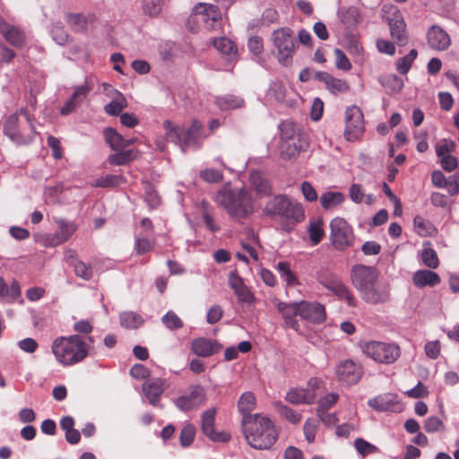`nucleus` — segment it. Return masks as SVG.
<instances>
[{
  "label": "nucleus",
  "mask_w": 459,
  "mask_h": 459,
  "mask_svg": "<svg viewBox=\"0 0 459 459\" xmlns=\"http://www.w3.org/2000/svg\"><path fill=\"white\" fill-rule=\"evenodd\" d=\"M21 294L20 284L13 281L10 286L7 285L3 278H0V297L11 298L16 299Z\"/></svg>",
  "instance_id": "79ce46f5"
},
{
  "label": "nucleus",
  "mask_w": 459,
  "mask_h": 459,
  "mask_svg": "<svg viewBox=\"0 0 459 459\" xmlns=\"http://www.w3.org/2000/svg\"><path fill=\"white\" fill-rule=\"evenodd\" d=\"M213 201L238 221L247 219L255 212L254 198L245 187L224 186L214 194Z\"/></svg>",
  "instance_id": "f257e3e1"
},
{
  "label": "nucleus",
  "mask_w": 459,
  "mask_h": 459,
  "mask_svg": "<svg viewBox=\"0 0 459 459\" xmlns=\"http://www.w3.org/2000/svg\"><path fill=\"white\" fill-rule=\"evenodd\" d=\"M359 294L365 302L373 305L385 303L390 298L387 287L380 285L378 281L364 289Z\"/></svg>",
  "instance_id": "a211bd4d"
},
{
  "label": "nucleus",
  "mask_w": 459,
  "mask_h": 459,
  "mask_svg": "<svg viewBox=\"0 0 459 459\" xmlns=\"http://www.w3.org/2000/svg\"><path fill=\"white\" fill-rule=\"evenodd\" d=\"M320 283L328 290L332 291L340 300L346 301L349 307L357 306V300L351 290L342 281L336 277H327L320 280Z\"/></svg>",
  "instance_id": "dca6fc26"
},
{
  "label": "nucleus",
  "mask_w": 459,
  "mask_h": 459,
  "mask_svg": "<svg viewBox=\"0 0 459 459\" xmlns=\"http://www.w3.org/2000/svg\"><path fill=\"white\" fill-rule=\"evenodd\" d=\"M117 98L104 106L105 112L109 116H118L127 107V100L122 93L116 91Z\"/></svg>",
  "instance_id": "a19ab883"
},
{
  "label": "nucleus",
  "mask_w": 459,
  "mask_h": 459,
  "mask_svg": "<svg viewBox=\"0 0 459 459\" xmlns=\"http://www.w3.org/2000/svg\"><path fill=\"white\" fill-rule=\"evenodd\" d=\"M222 345L216 340H211L204 337L195 338L191 342V351L198 357H211L218 353Z\"/></svg>",
  "instance_id": "412c9836"
},
{
  "label": "nucleus",
  "mask_w": 459,
  "mask_h": 459,
  "mask_svg": "<svg viewBox=\"0 0 459 459\" xmlns=\"http://www.w3.org/2000/svg\"><path fill=\"white\" fill-rule=\"evenodd\" d=\"M163 128L166 139L179 146L183 152L186 148L199 149L202 145L203 125L199 120H193L187 128L176 125L170 120H165Z\"/></svg>",
  "instance_id": "20e7f679"
},
{
  "label": "nucleus",
  "mask_w": 459,
  "mask_h": 459,
  "mask_svg": "<svg viewBox=\"0 0 459 459\" xmlns=\"http://www.w3.org/2000/svg\"><path fill=\"white\" fill-rule=\"evenodd\" d=\"M195 427L191 423L183 427L179 435V442L183 447H187L193 443L195 437Z\"/></svg>",
  "instance_id": "09e8293b"
},
{
  "label": "nucleus",
  "mask_w": 459,
  "mask_h": 459,
  "mask_svg": "<svg viewBox=\"0 0 459 459\" xmlns=\"http://www.w3.org/2000/svg\"><path fill=\"white\" fill-rule=\"evenodd\" d=\"M136 156V152L134 149H122L109 154L108 157V161L112 166H123L135 160Z\"/></svg>",
  "instance_id": "473e14b6"
},
{
  "label": "nucleus",
  "mask_w": 459,
  "mask_h": 459,
  "mask_svg": "<svg viewBox=\"0 0 459 459\" xmlns=\"http://www.w3.org/2000/svg\"><path fill=\"white\" fill-rule=\"evenodd\" d=\"M200 177L203 180L209 183L220 182L223 175L221 171L214 169H206L200 172Z\"/></svg>",
  "instance_id": "e2e57ef3"
},
{
  "label": "nucleus",
  "mask_w": 459,
  "mask_h": 459,
  "mask_svg": "<svg viewBox=\"0 0 459 459\" xmlns=\"http://www.w3.org/2000/svg\"><path fill=\"white\" fill-rule=\"evenodd\" d=\"M263 212L272 218H280L289 223L297 224L305 219L302 205L287 195H277L264 204Z\"/></svg>",
  "instance_id": "39448f33"
},
{
  "label": "nucleus",
  "mask_w": 459,
  "mask_h": 459,
  "mask_svg": "<svg viewBox=\"0 0 459 459\" xmlns=\"http://www.w3.org/2000/svg\"><path fill=\"white\" fill-rule=\"evenodd\" d=\"M418 52L411 49L408 55L399 58L396 62V69L401 74H406L411 69L413 61L417 58Z\"/></svg>",
  "instance_id": "a18cd8bd"
},
{
  "label": "nucleus",
  "mask_w": 459,
  "mask_h": 459,
  "mask_svg": "<svg viewBox=\"0 0 459 459\" xmlns=\"http://www.w3.org/2000/svg\"><path fill=\"white\" fill-rule=\"evenodd\" d=\"M249 182L257 196H269L273 193V187L264 175L258 170H252L249 175Z\"/></svg>",
  "instance_id": "cd10ccee"
},
{
  "label": "nucleus",
  "mask_w": 459,
  "mask_h": 459,
  "mask_svg": "<svg viewBox=\"0 0 459 459\" xmlns=\"http://www.w3.org/2000/svg\"><path fill=\"white\" fill-rule=\"evenodd\" d=\"M381 83L383 86H389L392 90L397 91H401L403 86V81L395 74L384 77Z\"/></svg>",
  "instance_id": "774afa93"
},
{
  "label": "nucleus",
  "mask_w": 459,
  "mask_h": 459,
  "mask_svg": "<svg viewBox=\"0 0 459 459\" xmlns=\"http://www.w3.org/2000/svg\"><path fill=\"white\" fill-rule=\"evenodd\" d=\"M335 372L341 382L351 385L359 381L363 369L360 364L351 359H345L338 364Z\"/></svg>",
  "instance_id": "2eb2a0df"
},
{
  "label": "nucleus",
  "mask_w": 459,
  "mask_h": 459,
  "mask_svg": "<svg viewBox=\"0 0 459 459\" xmlns=\"http://www.w3.org/2000/svg\"><path fill=\"white\" fill-rule=\"evenodd\" d=\"M206 400L205 389L200 385H190L187 393L175 400V405L183 411L198 408Z\"/></svg>",
  "instance_id": "9b49d317"
},
{
  "label": "nucleus",
  "mask_w": 459,
  "mask_h": 459,
  "mask_svg": "<svg viewBox=\"0 0 459 459\" xmlns=\"http://www.w3.org/2000/svg\"><path fill=\"white\" fill-rule=\"evenodd\" d=\"M91 90V88L86 82L82 85L74 87V93L61 108L60 114L62 116H67L73 113L86 99Z\"/></svg>",
  "instance_id": "b1692460"
},
{
  "label": "nucleus",
  "mask_w": 459,
  "mask_h": 459,
  "mask_svg": "<svg viewBox=\"0 0 459 459\" xmlns=\"http://www.w3.org/2000/svg\"><path fill=\"white\" fill-rule=\"evenodd\" d=\"M439 275L430 270H418L412 276L413 284L421 289L426 286L434 287L440 282Z\"/></svg>",
  "instance_id": "c756f323"
},
{
  "label": "nucleus",
  "mask_w": 459,
  "mask_h": 459,
  "mask_svg": "<svg viewBox=\"0 0 459 459\" xmlns=\"http://www.w3.org/2000/svg\"><path fill=\"white\" fill-rule=\"evenodd\" d=\"M330 240L337 250H345L353 244L352 228L340 217L333 219L330 222Z\"/></svg>",
  "instance_id": "1a4fd4ad"
},
{
  "label": "nucleus",
  "mask_w": 459,
  "mask_h": 459,
  "mask_svg": "<svg viewBox=\"0 0 459 459\" xmlns=\"http://www.w3.org/2000/svg\"><path fill=\"white\" fill-rule=\"evenodd\" d=\"M276 308L281 315L285 325L295 331H299V325L297 316H299V302H276Z\"/></svg>",
  "instance_id": "4be33fe9"
},
{
  "label": "nucleus",
  "mask_w": 459,
  "mask_h": 459,
  "mask_svg": "<svg viewBox=\"0 0 459 459\" xmlns=\"http://www.w3.org/2000/svg\"><path fill=\"white\" fill-rule=\"evenodd\" d=\"M74 271L77 277L83 280H90L92 277V268L91 264H86L82 261L74 263Z\"/></svg>",
  "instance_id": "4d7b16f0"
},
{
  "label": "nucleus",
  "mask_w": 459,
  "mask_h": 459,
  "mask_svg": "<svg viewBox=\"0 0 459 459\" xmlns=\"http://www.w3.org/2000/svg\"><path fill=\"white\" fill-rule=\"evenodd\" d=\"M119 319L120 325L127 329H136L143 323V317L139 314L133 311H126L121 313Z\"/></svg>",
  "instance_id": "ea45409f"
},
{
  "label": "nucleus",
  "mask_w": 459,
  "mask_h": 459,
  "mask_svg": "<svg viewBox=\"0 0 459 459\" xmlns=\"http://www.w3.org/2000/svg\"><path fill=\"white\" fill-rule=\"evenodd\" d=\"M351 279L353 286L360 293L364 289L378 280V273L373 266L356 264L352 267Z\"/></svg>",
  "instance_id": "ddd939ff"
},
{
  "label": "nucleus",
  "mask_w": 459,
  "mask_h": 459,
  "mask_svg": "<svg viewBox=\"0 0 459 459\" xmlns=\"http://www.w3.org/2000/svg\"><path fill=\"white\" fill-rule=\"evenodd\" d=\"M443 427V421L437 416H430L424 422V429L428 433L437 432L441 430Z\"/></svg>",
  "instance_id": "0e129e2a"
},
{
  "label": "nucleus",
  "mask_w": 459,
  "mask_h": 459,
  "mask_svg": "<svg viewBox=\"0 0 459 459\" xmlns=\"http://www.w3.org/2000/svg\"><path fill=\"white\" fill-rule=\"evenodd\" d=\"M302 148L303 145L299 138L282 141L281 145V156L284 160L296 158L299 154Z\"/></svg>",
  "instance_id": "72a5a7b5"
},
{
  "label": "nucleus",
  "mask_w": 459,
  "mask_h": 459,
  "mask_svg": "<svg viewBox=\"0 0 459 459\" xmlns=\"http://www.w3.org/2000/svg\"><path fill=\"white\" fill-rule=\"evenodd\" d=\"M165 390V380L160 378H155L150 382H145L143 385V391L150 402V403L153 406H160V399L162 393Z\"/></svg>",
  "instance_id": "a878e982"
},
{
  "label": "nucleus",
  "mask_w": 459,
  "mask_h": 459,
  "mask_svg": "<svg viewBox=\"0 0 459 459\" xmlns=\"http://www.w3.org/2000/svg\"><path fill=\"white\" fill-rule=\"evenodd\" d=\"M215 103L221 110H230L244 107L245 100L241 97L228 94L218 97L215 100Z\"/></svg>",
  "instance_id": "c9c22d12"
},
{
  "label": "nucleus",
  "mask_w": 459,
  "mask_h": 459,
  "mask_svg": "<svg viewBox=\"0 0 459 459\" xmlns=\"http://www.w3.org/2000/svg\"><path fill=\"white\" fill-rule=\"evenodd\" d=\"M339 17L342 22L349 28L356 26L361 21L359 11L355 6L341 8Z\"/></svg>",
  "instance_id": "f704fd0d"
},
{
  "label": "nucleus",
  "mask_w": 459,
  "mask_h": 459,
  "mask_svg": "<svg viewBox=\"0 0 459 459\" xmlns=\"http://www.w3.org/2000/svg\"><path fill=\"white\" fill-rule=\"evenodd\" d=\"M365 130L364 116L357 106L348 107L345 110L344 138L349 142L359 139Z\"/></svg>",
  "instance_id": "9d476101"
},
{
  "label": "nucleus",
  "mask_w": 459,
  "mask_h": 459,
  "mask_svg": "<svg viewBox=\"0 0 459 459\" xmlns=\"http://www.w3.org/2000/svg\"><path fill=\"white\" fill-rule=\"evenodd\" d=\"M299 317L312 323H321L325 319V311L323 305L316 302L299 301Z\"/></svg>",
  "instance_id": "aec40b11"
},
{
  "label": "nucleus",
  "mask_w": 459,
  "mask_h": 459,
  "mask_svg": "<svg viewBox=\"0 0 459 459\" xmlns=\"http://www.w3.org/2000/svg\"><path fill=\"white\" fill-rule=\"evenodd\" d=\"M103 135L106 143L113 151L124 149L125 138L112 127H106L103 130Z\"/></svg>",
  "instance_id": "4c0bfd02"
},
{
  "label": "nucleus",
  "mask_w": 459,
  "mask_h": 459,
  "mask_svg": "<svg viewBox=\"0 0 459 459\" xmlns=\"http://www.w3.org/2000/svg\"><path fill=\"white\" fill-rule=\"evenodd\" d=\"M356 450L362 456H366L377 452V447L363 438H356L354 441Z\"/></svg>",
  "instance_id": "6e6d98bb"
},
{
  "label": "nucleus",
  "mask_w": 459,
  "mask_h": 459,
  "mask_svg": "<svg viewBox=\"0 0 459 459\" xmlns=\"http://www.w3.org/2000/svg\"><path fill=\"white\" fill-rule=\"evenodd\" d=\"M164 325L169 330H178L183 327V321L172 311H168L161 318Z\"/></svg>",
  "instance_id": "8fccbe9b"
},
{
  "label": "nucleus",
  "mask_w": 459,
  "mask_h": 459,
  "mask_svg": "<svg viewBox=\"0 0 459 459\" xmlns=\"http://www.w3.org/2000/svg\"><path fill=\"white\" fill-rule=\"evenodd\" d=\"M344 201V195L340 192H325L320 196V204L325 210L337 207Z\"/></svg>",
  "instance_id": "58836bf2"
},
{
  "label": "nucleus",
  "mask_w": 459,
  "mask_h": 459,
  "mask_svg": "<svg viewBox=\"0 0 459 459\" xmlns=\"http://www.w3.org/2000/svg\"><path fill=\"white\" fill-rule=\"evenodd\" d=\"M223 316V309L219 305H213L207 312L206 320L210 325H214L221 320Z\"/></svg>",
  "instance_id": "338daca9"
},
{
  "label": "nucleus",
  "mask_w": 459,
  "mask_h": 459,
  "mask_svg": "<svg viewBox=\"0 0 459 459\" xmlns=\"http://www.w3.org/2000/svg\"><path fill=\"white\" fill-rule=\"evenodd\" d=\"M281 273V277L287 282L288 285H295L298 283L297 278L290 268L287 262H279L276 266Z\"/></svg>",
  "instance_id": "603ef678"
},
{
  "label": "nucleus",
  "mask_w": 459,
  "mask_h": 459,
  "mask_svg": "<svg viewBox=\"0 0 459 459\" xmlns=\"http://www.w3.org/2000/svg\"><path fill=\"white\" fill-rule=\"evenodd\" d=\"M215 408H210L202 413L201 430L203 434L209 437L212 441L226 443L230 439V435L226 431H215Z\"/></svg>",
  "instance_id": "4468645a"
},
{
  "label": "nucleus",
  "mask_w": 459,
  "mask_h": 459,
  "mask_svg": "<svg viewBox=\"0 0 459 459\" xmlns=\"http://www.w3.org/2000/svg\"><path fill=\"white\" fill-rule=\"evenodd\" d=\"M56 222L58 229L51 238L50 245L55 247L67 241L77 230L74 222L67 221L64 219H57Z\"/></svg>",
  "instance_id": "bb28decb"
},
{
  "label": "nucleus",
  "mask_w": 459,
  "mask_h": 459,
  "mask_svg": "<svg viewBox=\"0 0 459 459\" xmlns=\"http://www.w3.org/2000/svg\"><path fill=\"white\" fill-rule=\"evenodd\" d=\"M4 133L18 144L31 143L36 132L28 110L22 108L16 113L10 115L4 123Z\"/></svg>",
  "instance_id": "423d86ee"
},
{
  "label": "nucleus",
  "mask_w": 459,
  "mask_h": 459,
  "mask_svg": "<svg viewBox=\"0 0 459 459\" xmlns=\"http://www.w3.org/2000/svg\"><path fill=\"white\" fill-rule=\"evenodd\" d=\"M363 352L376 362L392 364L401 355L400 347L395 343L383 342H368L362 345Z\"/></svg>",
  "instance_id": "6e6552de"
},
{
  "label": "nucleus",
  "mask_w": 459,
  "mask_h": 459,
  "mask_svg": "<svg viewBox=\"0 0 459 459\" xmlns=\"http://www.w3.org/2000/svg\"><path fill=\"white\" fill-rule=\"evenodd\" d=\"M390 35L393 39L401 46H404L408 43V33L406 30V23L403 20L402 13L395 10L394 13L386 17Z\"/></svg>",
  "instance_id": "f3484780"
},
{
  "label": "nucleus",
  "mask_w": 459,
  "mask_h": 459,
  "mask_svg": "<svg viewBox=\"0 0 459 459\" xmlns=\"http://www.w3.org/2000/svg\"><path fill=\"white\" fill-rule=\"evenodd\" d=\"M278 412L289 422L297 424L301 420V415L293 409L282 404L281 403H275Z\"/></svg>",
  "instance_id": "de8ad7c7"
},
{
  "label": "nucleus",
  "mask_w": 459,
  "mask_h": 459,
  "mask_svg": "<svg viewBox=\"0 0 459 459\" xmlns=\"http://www.w3.org/2000/svg\"><path fill=\"white\" fill-rule=\"evenodd\" d=\"M282 141L299 139L296 136L295 125L290 121H284L280 126Z\"/></svg>",
  "instance_id": "bf43d9fd"
},
{
  "label": "nucleus",
  "mask_w": 459,
  "mask_h": 459,
  "mask_svg": "<svg viewBox=\"0 0 459 459\" xmlns=\"http://www.w3.org/2000/svg\"><path fill=\"white\" fill-rule=\"evenodd\" d=\"M4 39L15 48H22L25 42V34L18 27L8 24L1 32Z\"/></svg>",
  "instance_id": "2f4dec72"
},
{
  "label": "nucleus",
  "mask_w": 459,
  "mask_h": 459,
  "mask_svg": "<svg viewBox=\"0 0 459 459\" xmlns=\"http://www.w3.org/2000/svg\"><path fill=\"white\" fill-rule=\"evenodd\" d=\"M242 428L246 441L256 450L270 449L279 437L274 423L261 414L242 419Z\"/></svg>",
  "instance_id": "f03ea898"
},
{
  "label": "nucleus",
  "mask_w": 459,
  "mask_h": 459,
  "mask_svg": "<svg viewBox=\"0 0 459 459\" xmlns=\"http://www.w3.org/2000/svg\"><path fill=\"white\" fill-rule=\"evenodd\" d=\"M334 56H335V65L338 69L342 70V71H349L351 69V63L342 49L335 48Z\"/></svg>",
  "instance_id": "13d9d810"
},
{
  "label": "nucleus",
  "mask_w": 459,
  "mask_h": 459,
  "mask_svg": "<svg viewBox=\"0 0 459 459\" xmlns=\"http://www.w3.org/2000/svg\"><path fill=\"white\" fill-rule=\"evenodd\" d=\"M229 285L234 290L239 303L252 304L255 301L254 294L244 283L237 271L229 273Z\"/></svg>",
  "instance_id": "6ab92c4d"
},
{
  "label": "nucleus",
  "mask_w": 459,
  "mask_h": 459,
  "mask_svg": "<svg viewBox=\"0 0 459 459\" xmlns=\"http://www.w3.org/2000/svg\"><path fill=\"white\" fill-rule=\"evenodd\" d=\"M212 44L227 61L232 62L236 59L238 48L231 39L226 37H221L214 39Z\"/></svg>",
  "instance_id": "c85d7f7f"
},
{
  "label": "nucleus",
  "mask_w": 459,
  "mask_h": 459,
  "mask_svg": "<svg viewBox=\"0 0 459 459\" xmlns=\"http://www.w3.org/2000/svg\"><path fill=\"white\" fill-rule=\"evenodd\" d=\"M368 404L377 411H392L394 407L392 400L387 395H378L369 399Z\"/></svg>",
  "instance_id": "37998d69"
},
{
  "label": "nucleus",
  "mask_w": 459,
  "mask_h": 459,
  "mask_svg": "<svg viewBox=\"0 0 459 459\" xmlns=\"http://www.w3.org/2000/svg\"><path fill=\"white\" fill-rule=\"evenodd\" d=\"M317 429V423L316 420L308 419L304 424L303 430L306 440L308 443H312L315 440Z\"/></svg>",
  "instance_id": "680f3d73"
},
{
  "label": "nucleus",
  "mask_w": 459,
  "mask_h": 459,
  "mask_svg": "<svg viewBox=\"0 0 459 459\" xmlns=\"http://www.w3.org/2000/svg\"><path fill=\"white\" fill-rule=\"evenodd\" d=\"M315 77L319 82H324L325 88L334 95L344 93L350 89L345 80L334 78L326 72H316Z\"/></svg>",
  "instance_id": "393cba45"
},
{
  "label": "nucleus",
  "mask_w": 459,
  "mask_h": 459,
  "mask_svg": "<svg viewBox=\"0 0 459 459\" xmlns=\"http://www.w3.org/2000/svg\"><path fill=\"white\" fill-rule=\"evenodd\" d=\"M144 194L145 202L152 209H154L159 206L160 199L153 185H152L151 183H147L144 186Z\"/></svg>",
  "instance_id": "5fc2aeb1"
},
{
  "label": "nucleus",
  "mask_w": 459,
  "mask_h": 459,
  "mask_svg": "<svg viewBox=\"0 0 459 459\" xmlns=\"http://www.w3.org/2000/svg\"><path fill=\"white\" fill-rule=\"evenodd\" d=\"M339 395L335 393L328 394L318 402V411H326L338 401Z\"/></svg>",
  "instance_id": "69168bd1"
},
{
  "label": "nucleus",
  "mask_w": 459,
  "mask_h": 459,
  "mask_svg": "<svg viewBox=\"0 0 459 459\" xmlns=\"http://www.w3.org/2000/svg\"><path fill=\"white\" fill-rule=\"evenodd\" d=\"M67 22L75 31H84L87 29V20L81 13L68 14Z\"/></svg>",
  "instance_id": "864d4df0"
},
{
  "label": "nucleus",
  "mask_w": 459,
  "mask_h": 459,
  "mask_svg": "<svg viewBox=\"0 0 459 459\" xmlns=\"http://www.w3.org/2000/svg\"><path fill=\"white\" fill-rule=\"evenodd\" d=\"M455 148V143L453 141L444 139L437 144L436 152L439 158H442L446 155H451L450 153L454 151Z\"/></svg>",
  "instance_id": "052dcab7"
},
{
  "label": "nucleus",
  "mask_w": 459,
  "mask_h": 459,
  "mask_svg": "<svg viewBox=\"0 0 459 459\" xmlns=\"http://www.w3.org/2000/svg\"><path fill=\"white\" fill-rule=\"evenodd\" d=\"M427 39L429 48L438 51L446 50L451 45L449 35L437 25H433L429 29Z\"/></svg>",
  "instance_id": "5701e85b"
},
{
  "label": "nucleus",
  "mask_w": 459,
  "mask_h": 459,
  "mask_svg": "<svg viewBox=\"0 0 459 459\" xmlns=\"http://www.w3.org/2000/svg\"><path fill=\"white\" fill-rule=\"evenodd\" d=\"M51 350L56 359L65 367L80 363L89 355L95 354L94 349L79 334L56 338Z\"/></svg>",
  "instance_id": "7ed1b4c3"
},
{
  "label": "nucleus",
  "mask_w": 459,
  "mask_h": 459,
  "mask_svg": "<svg viewBox=\"0 0 459 459\" xmlns=\"http://www.w3.org/2000/svg\"><path fill=\"white\" fill-rule=\"evenodd\" d=\"M164 5V0H143V12L150 17H157L160 14Z\"/></svg>",
  "instance_id": "c03bdc74"
},
{
  "label": "nucleus",
  "mask_w": 459,
  "mask_h": 459,
  "mask_svg": "<svg viewBox=\"0 0 459 459\" xmlns=\"http://www.w3.org/2000/svg\"><path fill=\"white\" fill-rule=\"evenodd\" d=\"M255 407V397L252 392H245L241 394L238 402V408L239 412L243 415L242 419L248 416H253L250 412Z\"/></svg>",
  "instance_id": "e433bc0d"
},
{
  "label": "nucleus",
  "mask_w": 459,
  "mask_h": 459,
  "mask_svg": "<svg viewBox=\"0 0 459 459\" xmlns=\"http://www.w3.org/2000/svg\"><path fill=\"white\" fill-rule=\"evenodd\" d=\"M190 19L204 22L208 29H214L221 20V13L214 4L200 3L195 6Z\"/></svg>",
  "instance_id": "f8f14e48"
},
{
  "label": "nucleus",
  "mask_w": 459,
  "mask_h": 459,
  "mask_svg": "<svg viewBox=\"0 0 459 459\" xmlns=\"http://www.w3.org/2000/svg\"><path fill=\"white\" fill-rule=\"evenodd\" d=\"M421 260L423 264L431 269L438 267L439 260L436 251L430 247H426L421 252Z\"/></svg>",
  "instance_id": "3c124183"
},
{
  "label": "nucleus",
  "mask_w": 459,
  "mask_h": 459,
  "mask_svg": "<svg viewBox=\"0 0 459 459\" xmlns=\"http://www.w3.org/2000/svg\"><path fill=\"white\" fill-rule=\"evenodd\" d=\"M285 399L292 404H311L316 395L306 389L292 388L286 394Z\"/></svg>",
  "instance_id": "7c9ffc66"
},
{
  "label": "nucleus",
  "mask_w": 459,
  "mask_h": 459,
  "mask_svg": "<svg viewBox=\"0 0 459 459\" xmlns=\"http://www.w3.org/2000/svg\"><path fill=\"white\" fill-rule=\"evenodd\" d=\"M272 41L278 51V61L284 66L292 62L296 42L292 30L288 27L279 28L273 31Z\"/></svg>",
  "instance_id": "0eeeda50"
},
{
  "label": "nucleus",
  "mask_w": 459,
  "mask_h": 459,
  "mask_svg": "<svg viewBox=\"0 0 459 459\" xmlns=\"http://www.w3.org/2000/svg\"><path fill=\"white\" fill-rule=\"evenodd\" d=\"M323 221L318 220L316 221H313L309 223V226L307 228V231L309 234V239L313 246L318 245L324 235V230H323Z\"/></svg>",
  "instance_id": "49530a36"
}]
</instances>
